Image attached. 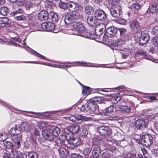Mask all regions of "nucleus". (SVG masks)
<instances>
[{"instance_id": "nucleus-1", "label": "nucleus", "mask_w": 158, "mask_h": 158, "mask_svg": "<svg viewBox=\"0 0 158 158\" xmlns=\"http://www.w3.org/2000/svg\"><path fill=\"white\" fill-rule=\"evenodd\" d=\"M80 127L78 125H73L70 128V129H66L65 130V136L66 138H73V133H77Z\"/></svg>"}, {"instance_id": "nucleus-2", "label": "nucleus", "mask_w": 158, "mask_h": 158, "mask_svg": "<svg viewBox=\"0 0 158 158\" xmlns=\"http://www.w3.org/2000/svg\"><path fill=\"white\" fill-rule=\"evenodd\" d=\"M72 30L74 31L76 33L73 34L79 35V33H82L85 31V28L83 25L80 22H74L70 25V27Z\"/></svg>"}, {"instance_id": "nucleus-3", "label": "nucleus", "mask_w": 158, "mask_h": 158, "mask_svg": "<svg viewBox=\"0 0 158 158\" xmlns=\"http://www.w3.org/2000/svg\"><path fill=\"white\" fill-rule=\"evenodd\" d=\"M78 14L76 12H72L67 14L64 18V22L66 24H69L70 27L71 24L73 23L75 20L77 19Z\"/></svg>"}, {"instance_id": "nucleus-4", "label": "nucleus", "mask_w": 158, "mask_h": 158, "mask_svg": "<svg viewBox=\"0 0 158 158\" xmlns=\"http://www.w3.org/2000/svg\"><path fill=\"white\" fill-rule=\"evenodd\" d=\"M98 132L102 135L105 136L110 134L111 130L108 127L100 126L98 128Z\"/></svg>"}, {"instance_id": "nucleus-5", "label": "nucleus", "mask_w": 158, "mask_h": 158, "mask_svg": "<svg viewBox=\"0 0 158 158\" xmlns=\"http://www.w3.org/2000/svg\"><path fill=\"white\" fill-rule=\"evenodd\" d=\"M54 24L51 22H44L41 25V28L43 31H49L54 29Z\"/></svg>"}, {"instance_id": "nucleus-6", "label": "nucleus", "mask_w": 158, "mask_h": 158, "mask_svg": "<svg viewBox=\"0 0 158 158\" xmlns=\"http://www.w3.org/2000/svg\"><path fill=\"white\" fill-rule=\"evenodd\" d=\"M121 8L118 6H113L110 9V11L111 15L115 18L119 17L121 14Z\"/></svg>"}, {"instance_id": "nucleus-7", "label": "nucleus", "mask_w": 158, "mask_h": 158, "mask_svg": "<svg viewBox=\"0 0 158 158\" xmlns=\"http://www.w3.org/2000/svg\"><path fill=\"white\" fill-rule=\"evenodd\" d=\"M94 16L96 19L99 20H104L106 18L105 12L102 10H98L95 12Z\"/></svg>"}, {"instance_id": "nucleus-8", "label": "nucleus", "mask_w": 158, "mask_h": 158, "mask_svg": "<svg viewBox=\"0 0 158 158\" xmlns=\"http://www.w3.org/2000/svg\"><path fill=\"white\" fill-rule=\"evenodd\" d=\"M70 146L69 147L73 149L75 147L79 145L81 143L80 139H66Z\"/></svg>"}, {"instance_id": "nucleus-9", "label": "nucleus", "mask_w": 158, "mask_h": 158, "mask_svg": "<svg viewBox=\"0 0 158 158\" xmlns=\"http://www.w3.org/2000/svg\"><path fill=\"white\" fill-rule=\"evenodd\" d=\"M68 8L72 12H75L79 9L78 4L76 2H67Z\"/></svg>"}, {"instance_id": "nucleus-10", "label": "nucleus", "mask_w": 158, "mask_h": 158, "mask_svg": "<svg viewBox=\"0 0 158 158\" xmlns=\"http://www.w3.org/2000/svg\"><path fill=\"white\" fill-rule=\"evenodd\" d=\"M38 17L41 21L47 20L49 18V14L45 10H41L38 15Z\"/></svg>"}, {"instance_id": "nucleus-11", "label": "nucleus", "mask_w": 158, "mask_h": 158, "mask_svg": "<svg viewBox=\"0 0 158 158\" xmlns=\"http://www.w3.org/2000/svg\"><path fill=\"white\" fill-rule=\"evenodd\" d=\"M135 127L138 129L142 130L146 127L145 121L143 120H137L135 123Z\"/></svg>"}, {"instance_id": "nucleus-12", "label": "nucleus", "mask_w": 158, "mask_h": 158, "mask_svg": "<svg viewBox=\"0 0 158 158\" xmlns=\"http://www.w3.org/2000/svg\"><path fill=\"white\" fill-rule=\"evenodd\" d=\"M149 40V36L148 34H143L142 35L139 40V43L142 45L147 43Z\"/></svg>"}, {"instance_id": "nucleus-13", "label": "nucleus", "mask_w": 158, "mask_h": 158, "mask_svg": "<svg viewBox=\"0 0 158 158\" xmlns=\"http://www.w3.org/2000/svg\"><path fill=\"white\" fill-rule=\"evenodd\" d=\"M87 107L89 112L92 113L96 110L98 108V106L94 102H90L87 104Z\"/></svg>"}, {"instance_id": "nucleus-14", "label": "nucleus", "mask_w": 158, "mask_h": 158, "mask_svg": "<svg viewBox=\"0 0 158 158\" xmlns=\"http://www.w3.org/2000/svg\"><path fill=\"white\" fill-rule=\"evenodd\" d=\"M158 12V3H154L149 7L147 12L148 13H155Z\"/></svg>"}, {"instance_id": "nucleus-15", "label": "nucleus", "mask_w": 158, "mask_h": 158, "mask_svg": "<svg viewBox=\"0 0 158 158\" xmlns=\"http://www.w3.org/2000/svg\"><path fill=\"white\" fill-rule=\"evenodd\" d=\"M117 28L114 26L109 27L106 30V32L113 37L117 33Z\"/></svg>"}, {"instance_id": "nucleus-16", "label": "nucleus", "mask_w": 158, "mask_h": 158, "mask_svg": "<svg viewBox=\"0 0 158 158\" xmlns=\"http://www.w3.org/2000/svg\"><path fill=\"white\" fill-rule=\"evenodd\" d=\"M95 17L92 15L89 16L87 18V23L91 26H94L96 23Z\"/></svg>"}, {"instance_id": "nucleus-17", "label": "nucleus", "mask_w": 158, "mask_h": 158, "mask_svg": "<svg viewBox=\"0 0 158 158\" xmlns=\"http://www.w3.org/2000/svg\"><path fill=\"white\" fill-rule=\"evenodd\" d=\"M20 129L21 130L24 131H28L30 129L29 124L27 122L22 123L20 125Z\"/></svg>"}, {"instance_id": "nucleus-18", "label": "nucleus", "mask_w": 158, "mask_h": 158, "mask_svg": "<svg viewBox=\"0 0 158 158\" xmlns=\"http://www.w3.org/2000/svg\"><path fill=\"white\" fill-rule=\"evenodd\" d=\"M51 19L52 20L55 22H56L58 20V17L56 13L54 11H51L49 14V18Z\"/></svg>"}, {"instance_id": "nucleus-19", "label": "nucleus", "mask_w": 158, "mask_h": 158, "mask_svg": "<svg viewBox=\"0 0 158 158\" xmlns=\"http://www.w3.org/2000/svg\"><path fill=\"white\" fill-rule=\"evenodd\" d=\"M60 155L63 158H66L68 156L69 154L67 151L63 148H60L58 150Z\"/></svg>"}, {"instance_id": "nucleus-20", "label": "nucleus", "mask_w": 158, "mask_h": 158, "mask_svg": "<svg viewBox=\"0 0 158 158\" xmlns=\"http://www.w3.org/2000/svg\"><path fill=\"white\" fill-rule=\"evenodd\" d=\"M130 27L133 30H136L140 28L139 23L136 21H134L132 22L130 24Z\"/></svg>"}, {"instance_id": "nucleus-21", "label": "nucleus", "mask_w": 158, "mask_h": 158, "mask_svg": "<svg viewBox=\"0 0 158 158\" xmlns=\"http://www.w3.org/2000/svg\"><path fill=\"white\" fill-rule=\"evenodd\" d=\"M85 11L86 14L90 15L94 13V9L93 6L88 5L86 6L85 7Z\"/></svg>"}, {"instance_id": "nucleus-22", "label": "nucleus", "mask_w": 158, "mask_h": 158, "mask_svg": "<svg viewBox=\"0 0 158 158\" xmlns=\"http://www.w3.org/2000/svg\"><path fill=\"white\" fill-rule=\"evenodd\" d=\"M9 9L6 6H2L0 8V14L2 15L6 16L9 13Z\"/></svg>"}, {"instance_id": "nucleus-23", "label": "nucleus", "mask_w": 158, "mask_h": 158, "mask_svg": "<svg viewBox=\"0 0 158 158\" xmlns=\"http://www.w3.org/2000/svg\"><path fill=\"white\" fill-rule=\"evenodd\" d=\"M9 20L7 18H4L0 19V23L2 27H4L6 25L8 24Z\"/></svg>"}, {"instance_id": "nucleus-24", "label": "nucleus", "mask_w": 158, "mask_h": 158, "mask_svg": "<svg viewBox=\"0 0 158 158\" xmlns=\"http://www.w3.org/2000/svg\"><path fill=\"white\" fill-rule=\"evenodd\" d=\"M153 143L152 139H144L143 140V145L148 147L150 146Z\"/></svg>"}, {"instance_id": "nucleus-25", "label": "nucleus", "mask_w": 158, "mask_h": 158, "mask_svg": "<svg viewBox=\"0 0 158 158\" xmlns=\"http://www.w3.org/2000/svg\"><path fill=\"white\" fill-rule=\"evenodd\" d=\"M119 30L120 32V35L122 38L127 37V31L125 28H121L119 29Z\"/></svg>"}, {"instance_id": "nucleus-26", "label": "nucleus", "mask_w": 158, "mask_h": 158, "mask_svg": "<svg viewBox=\"0 0 158 158\" xmlns=\"http://www.w3.org/2000/svg\"><path fill=\"white\" fill-rule=\"evenodd\" d=\"M76 118L77 119V122L80 120H82L85 121H88L90 119L89 118L87 117L81 115H77L76 116Z\"/></svg>"}, {"instance_id": "nucleus-27", "label": "nucleus", "mask_w": 158, "mask_h": 158, "mask_svg": "<svg viewBox=\"0 0 158 158\" xmlns=\"http://www.w3.org/2000/svg\"><path fill=\"white\" fill-rule=\"evenodd\" d=\"M20 132V131L16 127L12 128L10 130V133L11 135L14 136L17 135Z\"/></svg>"}, {"instance_id": "nucleus-28", "label": "nucleus", "mask_w": 158, "mask_h": 158, "mask_svg": "<svg viewBox=\"0 0 158 158\" xmlns=\"http://www.w3.org/2000/svg\"><path fill=\"white\" fill-rule=\"evenodd\" d=\"M47 125L48 124L45 122H40L38 124V126L40 129L42 130H44L47 127Z\"/></svg>"}, {"instance_id": "nucleus-29", "label": "nucleus", "mask_w": 158, "mask_h": 158, "mask_svg": "<svg viewBox=\"0 0 158 158\" xmlns=\"http://www.w3.org/2000/svg\"><path fill=\"white\" fill-rule=\"evenodd\" d=\"M4 146L8 149L11 148L13 147L12 143L9 141L4 140L3 141Z\"/></svg>"}, {"instance_id": "nucleus-30", "label": "nucleus", "mask_w": 158, "mask_h": 158, "mask_svg": "<svg viewBox=\"0 0 158 158\" xmlns=\"http://www.w3.org/2000/svg\"><path fill=\"white\" fill-rule=\"evenodd\" d=\"M92 154L95 157H98L100 154L99 148L97 147H94L92 151Z\"/></svg>"}, {"instance_id": "nucleus-31", "label": "nucleus", "mask_w": 158, "mask_h": 158, "mask_svg": "<svg viewBox=\"0 0 158 158\" xmlns=\"http://www.w3.org/2000/svg\"><path fill=\"white\" fill-rule=\"evenodd\" d=\"M10 158H17L19 155V152L15 150H12L10 153Z\"/></svg>"}, {"instance_id": "nucleus-32", "label": "nucleus", "mask_w": 158, "mask_h": 158, "mask_svg": "<svg viewBox=\"0 0 158 158\" xmlns=\"http://www.w3.org/2000/svg\"><path fill=\"white\" fill-rule=\"evenodd\" d=\"M42 135L44 138H48L51 137V133L47 130L42 131Z\"/></svg>"}, {"instance_id": "nucleus-33", "label": "nucleus", "mask_w": 158, "mask_h": 158, "mask_svg": "<svg viewBox=\"0 0 158 158\" xmlns=\"http://www.w3.org/2000/svg\"><path fill=\"white\" fill-rule=\"evenodd\" d=\"M59 7L61 8L64 9H65L67 8H68V5H67V3H66L64 2H61V1H60L59 3Z\"/></svg>"}, {"instance_id": "nucleus-34", "label": "nucleus", "mask_w": 158, "mask_h": 158, "mask_svg": "<svg viewBox=\"0 0 158 158\" xmlns=\"http://www.w3.org/2000/svg\"><path fill=\"white\" fill-rule=\"evenodd\" d=\"M60 132V130L58 127H55L52 131V134L55 136H58Z\"/></svg>"}, {"instance_id": "nucleus-35", "label": "nucleus", "mask_w": 158, "mask_h": 158, "mask_svg": "<svg viewBox=\"0 0 158 158\" xmlns=\"http://www.w3.org/2000/svg\"><path fill=\"white\" fill-rule=\"evenodd\" d=\"M152 43L158 49V36L155 37L153 38Z\"/></svg>"}, {"instance_id": "nucleus-36", "label": "nucleus", "mask_w": 158, "mask_h": 158, "mask_svg": "<svg viewBox=\"0 0 158 158\" xmlns=\"http://www.w3.org/2000/svg\"><path fill=\"white\" fill-rule=\"evenodd\" d=\"M90 100L91 102H98L100 103L101 101V98L98 97H94L91 98Z\"/></svg>"}, {"instance_id": "nucleus-37", "label": "nucleus", "mask_w": 158, "mask_h": 158, "mask_svg": "<svg viewBox=\"0 0 158 158\" xmlns=\"http://www.w3.org/2000/svg\"><path fill=\"white\" fill-rule=\"evenodd\" d=\"M122 107L121 111L129 113L131 111L130 109L126 106H122Z\"/></svg>"}, {"instance_id": "nucleus-38", "label": "nucleus", "mask_w": 158, "mask_h": 158, "mask_svg": "<svg viewBox=\"0 0 158 158\" xmlns=\"http://www.w3.org/2000/svg\"><path fill=\"white\" fill-rule=\"evenodd\" d=\"M113 107L112 106H110L105 110L106 113H105V115H109V114L113 111Z\"/></svg>"}, {"instance_id": "nucleus-39", "label": "nucleus", "mask_w": 158, "mask_h": 158, "mask_svg": "<svg viewBox=\"0 0 158 158\" xmlns=\"http://www.w3.org/2000/svg\"><path fill=\"white\" fill-rule=\"evenodd\" d=\"M71 158H83V157L78 154L72 153L70 155Z\"/></svg>"}, {"instance_id": "nucleus-40", "label": "nucleus", "mask_w": 158, "mask_h": 158, "mask_svg": "<svg viewBox=\"0 0 158 158\" xmlns=\"http://www.w3.org/2000/svg\"><path fill=\"white\" fill-rule=\"evenodd\" d=\"M95 32L96 35L100 36L103 34V28H100L99 29H96Z\"/></svg>"}, {"instance_id": "nucleus-41", "label": "nucleus", "mask_w": 158, "mask_h": 158, "mask_svg": "<svg viewBox=\"0 0 158 158\" xmlns=\"http://www.w3.org/2000/svg\"><path fill=\"white\" fill-rule=\"evenodd\" d=\"M140 138H153L152 135L149 134L143 133L141 136H140Z\"/></svg>"}, {"instance_id": "nucleus-42", "label": "nucleus", "mask_w": 158, "mask_h": 158, "mask_svg": "<svg viewBox=\"0 0 158 158\" xmlns=\"http://www.w3.org/2000/svg\"><path fill=\"white\" fill-rule=\"evenodd\" d=\"M29 158H37V155L36 153L31 152L28 155Z\"/></svg>"}, {"instance_id": "nucleus-43", "label": "nucleus", "mask_w": 158, "mask_h": 158, "mask_svg": "<svg viewBox=\"0 0 158 158\" xmlns=\"http://www.w3.org/2000/svg\"><path fill=\"white\" fill-rule=\"evenodd\" d=\"M90 93V89L89 87H86L83 89L82 93L84 94H89Z\"/></svg>"}, {"instance_id": "nucleus-44", "label": "nucleus", "mask_w": 158, "mask_h": 158, "mask_svg": "<svg viewBox=\"0 0 158 158\" xmlns=\"http://www.w3.org/2000/svg\"><path fill=\"white\" fill-rule=\"evenodd\" d=\"M91 151V149L90 148H86L84 149L83 153L84 155H87L89 154Z\"/></svg>"}, {"instance_id": "nucleus-45", "label": "nucleus", "mask_w": 158, "mask_h": 158, "mask_svg": "<svg viewBox=\"0 0 158 158\" xmlns=\"http://www.w3.org/2000/svg\"><path fill=\"white\" fill-rule=\"evenodd\" d=\"M32 7V3L30 1H27L25 3V7L27 9H30Z\"/></svg>"}, {"instance_id": "nucleus-46", "label": "nucleus", "mask_w": 158, "mask_h": 158, "mask_svg": "<svg viewBox=\"0 0 158 158\" xmlns=\"http://www.w3.org/2000/svg\"><path fill=\"white\" fill-rule=\"evenodd\" d=\"M15 2L19 6H22L24 4L25 1L24 0H16V1Z\"/></svg>"}, {"instance_id": "nucleus-47", "label": "nucleus", "mask_w": 158, "mask_h": 158, "mask_svg": "<svg viewBox=\"0 0 158 158\" xmlns=\"http://www.w3.org/2000/svg\"><path fill=\"white\" fill-rule=\"evenodd\" d=\"M152 34L156 36H158V26L155 27L152 31Z\"/></svg>"}, {"instance_id": "nucleus-48", "label": "nucleus", "mask_w": 158, "mask_h": 158, "mask_svg": "<svg viewBox=\"0 0 158 158\" xmlns=\"http://www.w3.org/2000/svg\"><path fill=\"white\" fill-rule=\"evenodd\" d=\"M64 139H56L55 141V142L58 146H60L63 143Z\"/></svg>"}, {"instance_id": "nucleus-49", "label": "nucleus", "mask_w": 158, "mask_h": 158, "mask_svg": "<svg viewBox=\"0 0 158 158\" xmlns=\"http://www.w3.org/2000/svg\"><path fill=\"white\" fill-rule=\"evenodd\" d=\"M111 155L109 152H106L102 154V156L104 158H109Z\"/></svg>"}, {"instance_id": "nucleus-50", "label": "nucleus", "mask_w": 158, "mask_h": 158, "mask_svg": "<svg viewBox=\"0 0 158 158\" xmlns=\"http://www.w3.org/2000/svg\"><path fill=\"white\" fill-rule=\"evenodd\" d=\"M125 44L124 42L122 41V40L117 41V45L118 46L122 47Z\"/></svg>"}, {"instance_id": "nucleus-51", "label": "nucleus", "mask_w": 158, "mask_h": 158, "mask_svg": "<svg viewBox=\"0 0 158 158\" xmlns=\"http://www.w3.org/2000/svg\"><path fill=\"white\" fill-rule=\"evenodd\" d=\"M23 13V10L21 9H19L18 10L13 12V14L14 15H16L17 14H22Z\"/></svg>"}, {"instance_id": "nucleus-52", "label": "nucleus", "mask_w": 158, "mask_h": 158, "mask_svg": "<svg viewBox=\"0 0 158 158\" xmlns=\"http://www.w3.org/2000/svg\"><path fill=\"white\" fill-rule=\"evenodd\" d=\"M133 6L136 10H139L140 9L141 6L138 3H135L133 4Z\"/></svg>"}, {"instance_id": "nucleus-53", "label": "nucleus", "mask_w": 158, "mask_h": 158, "mask_svg": "<svg viewBox=\"0 0 158 158\" xmlns=\"http://www.w3.org/2000/svg\"><path fill=\"white\" fill-rule=\"evenodd\" d=\"M16 19L18 20H23L25 19V17L23 15H22L16 17Z\"/></svg>"}, {"instance_id": "nucleus-54", "label": "nucleus", "mask_w": 158, "mask_h": 158, "mask_svg": "<svg viewBox=\"0 0 158 158\" xmlns=\"http://www.w3.org/2000/svg\"><path fill=\"white\" fill-rule=\"evenodd\" d=\"M33 53L35 55L37 56L38 57H40L42 59H44L45 57L42 56V55H41V54H39V53H37L35 51H33Z\"/></svg>"}, {"instance_id": "nucleus-55", "label": "nucleus", "mask_w": 158, "mask_h": 158, "mask_svg": "<svg viewBox=\"0 0 158 158\" xmlns=\"http://www.w3.org/2000/svg\"><path fill=\"white\" fill-rule=\"evenodd\" d=\"M69 120L74 122H77L76 117L74 116H72L69 117Z\"/></svg>"}, {"instance_id": "nucleus-56", "label": "nucleus", "mask_w": 158, "mask_h": 158, "mask_svg": "<svg viewBox=\"0 0 158 158\" xmlns=\"http://www.w3.org/2000/svg\"><path fill=\"white\" fill-rule=\"evenodd\" d=\"M135 141L139 144L143 145V140L144 139H134Z\"/></svg>"}, {"instance_id": "nucleus-57", "label": "nucleus", "mask_w": 158, "mask_h": 158, "mask_svg": "<svg viewBox=\"0 0 158 158\" xmlns=\"http://www.w3.org/2000/svg\"><path fill=\"white\" fill-rule=\"evenodd\" d=\"M28 113L35 114V115H31L30 116L31 117H35V118H38V117L39 116L37 114H39V113L34 112H32V111L29 112Z\"/></svg>"}, {"instance_id": "nucleus-58", "label": "nucleus", "mask_w": 158, "mask_h": 158, "mask_svg": "<svg viewBox=\"0 0 158 158\" xmlns=\"http://www.w3.org/2000/svg\"><path fill=\"white\" fill-rule=\"evenodd\" d=\"M122 106L120 105H116L115 107V110L117 111H121Z\"/></svg>"}, {"instance_id": "nucleus-59", "label": "nucleus", "mask_w": 158, "mask_h": 158, "mask_svg": "<svg viewBox=\"0 0 158 158\" xmlns=\"http://www.w3.org/2000/svg\"><path fill=\"white\" fill-rule=\"evenodd\" d=\"M3 157L4 158H10V155L9 153L5 152L3 154Z\"/></svg>"}, {"instance_id": "nucleus-60", "label": "nucleus", "mask_w": 158, "mask_h": 158, "mask_svg": "<svg viewBox=\"0 0 158 158\" xmlns=\"http://www.w3.org/2000/svg\"><path fill=\"white\" fill-rule=\"evenodd\" d=\"M146 53V52L142 51H138L136 53V54L141 56L145 55Z\"/></svg>"}, {"instance_id": "nucleus-61", "label": "nucleus", "mask_w": 158, "mask_h": 158, "mask_svg": "<svg viewBox=\"0 0 158 158\" xmlns=\"http://www.w3.org/2000/svg\"><path fill=\"white\" fill-rule=\"evenodd\" d=\"M34 135L36 136H39L40 133L39 131L36 129H35Z\"/></svg>"}, {"instance_id": "nucleus-62", "label": "nucleus", "mask_w": 158, "mask_h": 158, "mask_svg": "<svg viewBox=\"0 0 158 158\" xmlns=\"http://www.w3.org/2000/svg\"><path fill=\"white\" fill-rule=\"evenodd\" d=\"M80 110L82 111H84L85 112L86 111V107L84 106H82L80 108Z\"/></svg>"}, {"instance_id": "nucleus-63", "label": "nucleus", "mask_w": 158, "mask_h": 158, "mask_svg": "<svg viewBox=\"0 0 158 158\" xmlns=\"http://www.w3.org/2000/svg\"><path fill=\"white\" fill-rule=\"evenodd\" d=\"M141 151L143 155L146 154L147 153V151L144 148H142Z\"/></svg>"}, {"instance_id": "nucleus-64", "label": "nucleus", "mask_w": 158, "mask_h": 158, "mask_svg": "<svg viewBox=\"0 0 158 158\" xmlns=\"http://www.w3.org/2000/svg\"><path fill=\"white\" fill-rule=\"evenodd\" d=\"M18 158H27V156L26 155L23 154L20 155Z\"/></svg>"}]
</instances>
